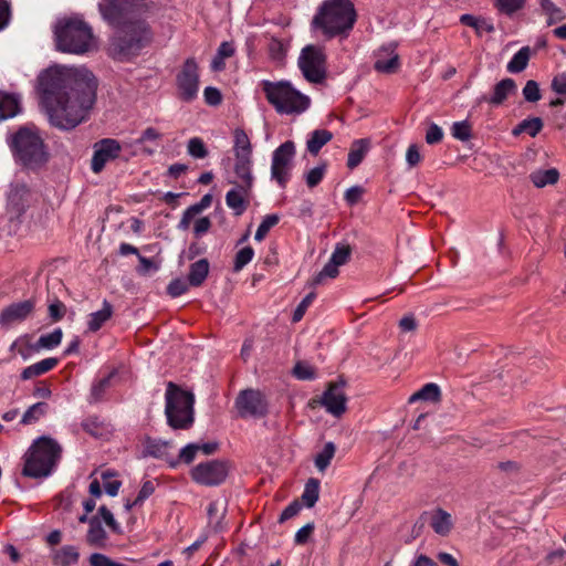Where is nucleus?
I'll use <instances>...</instances> for the list:
<instances>
[{"instance_id": "nucleus-29", "label": "nucleus", "mask_w": 566, "mask_h": 566, "mask_svg": "<svg viewBox=\"0 0 566 566\" xmlns=\"http://www.w3.org/2000/svg\"><path fill=\"white\" fill-rule=\"evenodd\" d=\"M59 364V359L54 357L42 359L31 366L24 368L21 373V378L23 380H28L38 376H41L51 369H53Z\"/></svg>"}, {"instance_id": "nucleus-32", "label": "nucleus", "mask_w": 566, "mask_h": 566, "mask_svg": "<svg viewBox=\"0 0 566 566\" xmlns=\"http://www.w3.org/2000/svg\"><path fill=\"white\" fill-rule=\"evenodd\" d=\"M333 138V134L327 129H316L312 132L306 143L307 151L317 155L319 150Z\"/></svg>"}, {"instance_id": "nucleus-9", "label": "nucleus", "mask_w": 566, "mask_h": 566, "mask_svg": "<svg viewBox=\"0 0 566 566\" xmlns=\"http://www.w3.org/2000/svg\"><path fill=\"white\" fill-rule=\"evenodd\" d=\"M98 10L105 21L115 28H125L140 19L146 10L144 0H102Z\"/></svg>"}, {"instance_id": "nucleus-51", "label": "nucleus", "mask_w": 566, "mask_h": 566, "mask_svg": "<svg viewBox=\"0 0 566 566\" xmlns=\"http://www.w3.org/2000/svg\"><path fill=\"white\" fill-rule=\"evenodd\" d=\"M350 254L352 249L348 244H337L329 260L340 266L348 262Z\"/></svg>"}, {"instance_id": "nucleus-11", "label": "nucleus", "mask_w": 566, "mask_h": 566, "mask_svg": "<svg viewBox=\"0 0 566 566\" xmlns=\"http://www.w3.org/2000/svg\"><path fill=\"white\" fill-rule=\"evenodd\" d=\"M229 471V461L210 460L195 465L190 471V476L197 484L205 486H218L227 480Z\"/></svg>"}, {"instance_id": "nucleus-13", "label": "nucleus", "mask_w": 566, "mask_h": 566, "mask_svg": "<svg viewBox=\"0 0 566 566\" xmlns=\"http://www.w3.org/2000/svg\"><path fill=\"white\" fill-rule=\"evenodd\" d=\"M240 418H262L268 415L269 402L265 395L258 389L241 390L234 401Z\"/></svg>"}, {"instance_id": "nucleus-31", "label": "nucleus", "mask_w": 566, "mask_h": 566, "mask_svg": "<svg viewBox=\"0 0 566 566\" xmlns=\"http://www.w3.org/2000/svg\"><path fill=\"white\" fill-rule=\"evenodd\" d=\"M88 524L90 527L86 534L87 543L92 546L104 547L107 535L101 524V521L97 517H92L88 520Z\"/></svg>"}, {"instance_id": "nucleus-57", "label": "nucleus", "mask_w": 566, "mask_h": 566, "mask_svg": "<svg viewBox=\"0 0 566 566\" xmlns=\"http://www.w3.org/2000/svg\"><path fill=\"white\" fill-rule=\"evenodd\" d=\"M98 513L102 516L105 524L111 528L112 532H114L116 534L122 533V528H120L119 524L116 522L113 513L106 506H104V505L101 506L98 509Z\"/></svg>"}, {"instance_id": "nucleus-41", "label": "nucleus", "mask_w": 566, "mask_h": 566, "mask_svg": "<svg viewBox=\"0 0 566 566\" xmlns=\"http://www.w3.org/2000/svg\"><path fill=\"white\" fill-rule=\"evenodd\" d=\"M319 482L316 479H310L305 484L302 500L307 507H313L318 501Z\"/></svg>"}, {"instance_id": "nucleus-62", "label": "nucleus", "mask_w": 566, "mask_h": 566, "mask_svg": "<svg viewBox=\"0 0 566 566\" xmlns=\"http://www.w3.org/2000/svg\"><path fill=\"white\" fill-rule=\"evenodd\" d=\"M365 190L360 186H353L348 188L344 195L346 202L349 206H354L360 201Z\"/></svg>"}, {"instance_id": "nucleus-18", "label": "nucleus", "mask_w": 566, "mask_h": 566, "mask_svg": "<svg viewBox=\"0 0 566 566\" xmlns=\"http://www.w3.org/2000/svg\"><path fill=\"white\" fill-rule=\"evenodd\" d=\"M234 188L230 189L226 195L227 206L234 211L235 216H241L249 206V197L252 188H247L244 184L230 181Z\"/></svg>"}, {"instance_id": "nucleus-3", "label": "nucleus", "mask_w": 566, "mask_h": 566, "mask_svg": "<svg viewBox=\"0 0 566 566\" xmlns=\"http://www.w3.org/2000/svg\"><path fill=\"white\" fill-rule=\"evenodd\" d=\"M261 87L266 101L279 114L298 115L311 105L310 97L296 90L289 81L263 80Z\"/></svg>"}, {"instance_id": "nucleus-55", "label": "nucleus", "mask_w": 566, "mask_h": 566, "mask_svg": "<svg viewBox=\"0 0 566 566\" xmlns=\"http://www.w3.org/2000/svg\"><path fill=\"white\" fill-rule=\"evenodd\" d=\"M293 374L296 378L302 379V380H310L315 377L314 368L303 361H298L294 366Z\"/></svg>"}, {"instance_id": "nucleus-35", "label": "nucleus", "mask_w": 566, "mask_h": 566, "mask_svg": "<svg viewBox=\"0 0 566 566\" xmlns=\"http://www.w3.org/2000/svg\"><path fill=\"white\" fill-rule=\"evenodd\" d=\"M530 59V46H523L513 55L511 61L507 63L506 69L512 74L521 73L527 67Z\"/></svg>"}, {"instance_id": "nucleus-12", "label": "nucleus", "mask_w": 566, "mask_h": 566, "mask_svg": "<svg viewBox=\"0 0 566 566\" xmlns=\"http://www.w3.org/2000/svg\"><path fill=\"white\" fill-rule=\"evenodd\" d=\"M199 66L195 57H188L176 75L177 96L184 102H192L199 92Z\"/></svg>"}, {"instance_id": "nucleus-16", "label": "nucleus", "mask_w": 566, "mask_h": 566, "mask_svg": "<svg viewBox=\"0 0 566 566\" xmlns=\"http://www.w3.org/2000/svg\"><path fill=\"white\" fill-rule=\"evenodd\" d=\"M120 145L117 140L105 138L94 145V154L92 158V170L96 174L101 172L106 163L119 156Z\"/></svg>"}, {"instance_id": "nucleus-54", "label": "nucleus", "mask_w": 566, "mask_h": 566, "mask_svg": "<svg viewBox=\"0 0 566 566\" xmlns=\"http://www.w3.org/2000/svg\"><path fill=\"white\" fill-rule=\"evenodd\" d=\"M452 136L462 142L470 139L471 125L467 120L455 122L452 125Z\"/></svg>"}, {"instance_id": "nucleus-61", "label": "nucleus", "mask_w": 566, "mask_h": 566, "mask_svg": "<svg viewBox=\"0 0 566 566\" xmlns=\"http://www.w3.org/2000/svg\"><path fill=\"white\" fill-rule=\"evenodd\" d=\"M205 101L208 105L217 106L222 102L221 92L212 86H208L203 91Z\"/></svg>"}, {"instance_id": "nucleus-1", "label": "nucleus", "mask_w": 566, "mask_h": 566, "mask_svg": "<svg viewBox=\"0 0 566 566\" xmlns=\"http://www.w3.org/2000/svg\"><path fill=\"white\" fill-rule=\"evenodd\" d=\"M50 123L72 129L84 122L96 101L97 80L87 69L50 67L39 76Z\"/></svg>"}, {"instance_id": "nucleus-56", "label": "nucleus", "mask_w": 566, "mask_h": 566, "mask_svg": "<svg viewBox=\"0 0 566 566\" xmlns=\"http://www.w3.org/2000/svg\"><path fill=\"white\" fill-rule=\"evenodd\" d=\"M82 428L93 437L102 434L103 428L102 422L97 417H88L82 422Z\"/></svg>"}, {"instance_id": "nucleus-8", "label": "nucleus", "mask_w": 566, "mask_h": 566, "mask_svg": "<svg viewBox=\"0 0 566 566\" xmlns=\"http://www.w3.org/2000/svg\"><path fill=\"white\" fill-rule=\"evenodd\" d=\"M150 41V32L146 22L118 28V33L109 43V54L119 61L129 60L139 54Z\"/></svg>"}, {"instance_id": "nucleus-19", "label": "nucleus", "mask_w": 566, "mask_h": 566, "mask_svg": "<svg viewBox=\"0 0 566 566\" xmlns=\"http://www.w3.org/2000/svg\"><path fill=\"white\" fill-rule=\"evenodd\" d=\"M430 526L436 534L447 536L453 527V520L450 513L442 509H436L430 514Z\"/></svg>"}, {"instance_id": "nucleus-60", "label": "nucleus", "mask_w": 566, "mask_h": 566, "mask_svg": "<svg viewBox=\"0 0 566 566\" xmlns=\"http://www.w3.org/2000/svg\"><path fill=\"white\" fill-rule=\"evenodd\" d=\"M443 138V132L437 124L431 123L426 133V142L429 145L438 144Z\"/></svg>"}, {"instance_id": "nucleus-30", "label": "nucleus", "mask_w": 566, "mask_h": 566, "mask_svg": "<svg viewBox=\"0 0 566 566\" xmlns=\"http://www.w3.org/2000/svg\"><path fill=\"white\" fill-rule=\"evenodd\" d=\"M369 145L368 139H357L352 144L347 159V167L349 169L356 168L363 161L369 150Z\"/></svg>"}, {"instance_id": "nucleus-27", "label": "nucleus", "mask_w": 566, "mask_h": 566, "mask_svg": "<svg viewBox=\"0 0 566 566\" xmlns=\"http://www.w3.org/2000/svg\"><path fill=\"white\" fill-rule=\"evenodd\" d=\"M21 111L18 96L0 92V120L12 118Z\"/></svg>"}, {"instance_id": "nucleus-48", "label": "nucleus", "mask_w": 566, "mask_h": 566, "mask_svg": "<svg viewBox=\"0 0 566 566\" xmlns=\"http://www.w3.org/2000/svg\"><path fill=\"white\" fill-rule=\"evenodd\" d=\"M112 375L99 379L94 382L91 388L90 402H98L103 399L106 390L109 387Z\"/></svg>"}, {"instance_id": "nucleus-6", "label": "nucleus", "mask_w": 566, "mask_h": 566, "mask_svg": "<svg viewBox=\"0 0 566 566\" xmlns=\"http://www.w3.org/2000/svg\"><path fill=\"white\" fill-rule=\"evenodd\" d=\"M167 423L175 430H187L195 421V396L169 381L165 394Z\"/></svg>"}, {"instance_id": "nucleus-26", "label": "nucleus", "mask_w": 566, "mask_h": 566, "mask_svg": "<svg viewBox=\"0 0 566 566\" xmlns=\"http://www.w3.org/2000/svg\"><path fill=\"white\" fill-rule=\"evenodd\" d=\"M113 305L104 300L103 307L99 311L91 313L87 321V328L90 332H97L102 326L113 316Z\"/></svg>"}, {"instance_id": "nucleus-17", "label": "nucleus", "mask_w": 566, "mask_h": 566, "mask_svg": "<svg viewBox=\"0 0 566 566\" xmlns=\"http://www.w3.org/2000/svg\"><path fill=\"white\" fill-rule=\"evenodd\" d=\"M34 310V301L25 300L10 304L0 313V325L10 328L13 325L23 322Z\"/></svg>"}, {"instance_id": "nucleus-49", "label": "nucleus", "mask_w": 566, "mask_h": 566, "mask_svg": "<svg viewBox=\"0 0 566 566\" xmlns=\"http://www.w3.org/2000/svg\"><path fill=\"white\" fill-rule=\"evenodd\" d=\"M188 154L193 158H206L208 156V149L203 140L199 137L190 138L187 145Z\"/></svg>"}, {"instance_id": "nucleus-33", "label": "nucleus", "mask_w": 566, "mask_h": 566, "mask_svg": "<svg viewBox=\"0 0 566 566\" xmlns=\"http://www.w3.org/2000/svg\"><path fill=\"white\" fill-rule=\"evenodd\" d=\"M530 179L536 188H543L548 185H555L559 179V172L556 168L538 169L531 172Z\"/></svg>"}, {"instance_id": "nucleus-21", "label": "nucleus", "mask_w": 566, "mask_h": 566, "mask_svg": "<svg viewBox=\"0 0 566 566\" xmlns=\"http://www.w3.org/2000/svg\"><path fill=\"white\" fill-rule=\"evenodd\" d=\"M394 48H384L375 61L374 67L378 72L394 73L399 66V56L394 52Z\"/></svg>"}, {"instance_id": "nucleus-43", "label": "nucleus", "mask_w": 566, "mask_h": 566, "mask_svg": "<svg viewBox=\"0 0 566 566\" xmlns=\"http://www.w3.org/2000/svg\"><path fill=\"white\" fill-rule=\"evenodd\" d=\"M525 2L526 0H495L494 7L500 13L511 17L522 10Z\"/></svg>"}, {"instance_id": "nucleus-4", "label": "nucleus", "mask_w": 566, "mask_h": 566, "mask_svg": "<svg viewBox=\"0 0 566 566\" xmlns=\"http://www.w3.org/2000/svg\"><path fill=\"white\" fill-rule=\"evenodd\" d=\"M9 147L17 163L27 168H35L48 160V153L39 132L21 127L8 138Z\"/></svg>"}, {"instance_id": "nucleus-34", "label": "nucleus", "mask_w": 566, "mask_h": 566, "mask_svg": "<svg viewBox=\"0 0 566 566\" xmlns=\"http://www.w3.org/2000/svg\"><path fill=\"white\" fill-rule=\"evenodd\" d=\"M227 505L224 502L212 501L208 506L209 525L214 531L222 530V521L226 516Z\"/></svg>"}, {"instance_id": "nucleus-14", "label": "nucleus", "mask_w": 566, "mask_h": 566, "mask_svg": "<svg viewBox=\"0 0 566 566\" xmlns=\"http://www.w3.org/2000/svg\"><path fill=\"white\" fill-rule=\"evenodd\" d=\"M295 156V145L287 140L280 145L272 156L271 177L281 188H285L290 178Z\"/></svg>"}, {"instance_id": "nucleus-15", "label": "nucleus", "mask_w": 566, "mask_h": 566, "mask_svg": "<svg viewBox=\"0 0 566 566\" xmlns=\"http://www.w3.org/2000/svg\"><path fill=\"white\" fill-rule=\"evenodd\" d=\"M344 388L343 380L329 382L319 400L326 411L334 417H340L346 411L347 397Z\"/></svg>"}, {"instance_id": "nucleus-47", "label": "nucleus", "mask_w": 566, "mask_h": 566, "mask_svg": "<svg viewBox=\"0 0 566 566\" xmlns=\"http://www.w3.org/2000/svg\"><path fill=\"white\" fill-rule=\"evenodd\" d=\"M279 221H280V218H279L277 214H268V216H265L263 218L262 222L260 223V226L256 229L254 239L256 241H259V242L264 240V238L266 237L268 232L273 227H275L279 223Z\"/></svg>"}, {"instance_id": "nucleus-58", "label": "nucleus", "mask_w": 566, "mask_h": 566, "mask_svg": "<svg viewBox=\"0 0 566 566\" xmlns=\"http://www.w3.org/2000/svg\"><path fill=\"white\" fill-rule=\"evenodd\" d=\"M316 294L314 292L308 293L297 305L296 310L293 314V322H298L304 316L307 307L312 304V302L315 300Z\"/></svg>"}, {"instance_id": "nucleus-25", "label": "nucleus", "mask_w": 566, "mask_h": 566, "mask_svg": "<svg viewBox=\"0 0 566 566\" xmlns=\"http://www.w3.org/2000/svg\"><path fill=\"white\" fill-rule=\"evenodd\" d=\"M210 264L207 259H200L190 264L187 280L193 287L201 286L209 274Z\"/></svg>"}, {"instance_id": "nucleus-44", "label": "nucleus", "mask_w": 566, "mask_h": 566, "mask_svg": "<svg viewBox=\"0 0 566 566\" xmlns=\"http://www.w3.org/2000/svg\"><path fill=\"white\" fill-rule=\"evenodd\" d=\"M339 265L335 264L331 260L325 264V266L322 269V271L313 277L311 281V286H317L324 283L325 279H335L339 271Z\"/></svg>"}, {"instance_id": "nucleus-20", "label": "nucleus", "mask_w": 566, "mask_h": 566, "mask_svg": "<svg viewBox=\"0 0 566 566\" xmlns=\"http://www.w3.org/2000/svg\"><path fill=\"white\" fill-rule=\"evenodd\" d=\"M80 552L74 545H64L51 552V560L55 566H71L78 562Z\"/></svg>"}, {"instance_id": "nucleus-7", "label": "nucleus", "mask_w": 566, "mask_h": 566, "mask_svg": "<svg viewBox=\"0 0 566 566\" xmlns=\"http://www.w3.org/2000/svg\"><path fill=\"white\" fill-rule=\"evenodd\" d=\"M54 34L56 49L61 52L82 54L93 46L92 29L78 19L61 21Z\"/></svg>"}, {"instance_id": "nucleus-50", "label": "nucleus", "mask_w": 566, "mask_h": 566, "mask_svg": "<svg viewBox=\"0 0 566 566\" xmlns=\"http://www.w3.org/2000/svg\"><path fill=\"white\" fill-rule=\"evenodd\" d=\"M327 165L325 163L321 164L317 167L312 168L305 175V181L308 188L316 187L324 178L326 174Z\"/></svg>"}, {"instance_id": "nucleus-22", "label": "nucleus", "mask_w": 566, "mask_h": 566, "mask_svg": "<svg viewBox=\"0 0 566 566\" xmlns=\"http://www.w3.org/2000/svg\"><path fill=\"white\" fill-rule=\"evenodd\" d=\"M234 174L240 179V184H244L247 188L253 187V175H252V155H239L234 156Z\"/></svg>"}, {"instance_id": "nucleus-23", "label": "nucleus", "mask_w": 566, "mask_h": 566, "mask_svg": "<svg viewBox=\"0 0 566 566\" xmlns=\"http://www.w3.org/2000/svg\"><path fill=\"white\" fill-rule=\"evenodd\" d=\"M516 91V84L514 80L507 77L500 81L493 90V94L490 98L482 97V101H486L491 105L499 106Z\"/></svg>"}, {"instance_id": "nucleus-45", "label": "nucleus", "mask_w": 566, "mask_h": 566, "mask_svg": "<svg viewBox=\"0 0 566 566\" xmlns=\"http://www.w3.org/2000/svg\"><path fill=\"white\" fill-rule=\"evenodd\" d=\"M154 492H155L154 482H151L149 480L145 481L138 492L137 497L133 502L127 501L125 503V509L127 511H130L134 506L143 504V502L146 499H148Z\"/></svg>"}, {"instance_id": "nucleus-59", "label": "nucleus", "mask_w": 566, "mask_h": 566, "mask_svg": "<svg viewBox=\"0 0 566 566\" xmlns=\"http://www.w3.org/2000/svg\"><path fill=\"white\" fill-rule=\"evenodd\" d=\"M198 452V443H189L180 450L179 458L177 460L178 462L181 461L189 464L193 461Z\"/></svg>"}, {"instance_id": "nucleus-42", "label": "nucleus", "mask_w": 566, "mask_h": 566, "mask_svg": "<svg viewBox=\"0 0 566 566\" xmlns=\"http://www.w3.org/2000/svg\"><path fill=\"white\" fill-rule=\"evenodd\" d=\"M336 447L333 442L325 443L323 450L315 457L316 468L323 472L329 465L335 455Z\"/></svg>"}, {"instance_id": "nucleus-52", "label": "nucleus", "mask_w": 566, "mask_h": 566, "mask_svg": "<svg viewBox=\"0 0 566 566\" xmlns=\"http://www.w3.org/2000/svg\"><path fill=\"white\" fill-rule=\"evenodd\" d=\"M523 96L530 103L538 102L542 97L538 83L534 80L527 81L523 87Z\"/></svg>"}, {"instance_id": "nucleus-24", "label": "nucleus", "mask_w": 566, "mask_h": 566, "mask_svg": "<svg viewBox=\"0 0 566 566\" xmlns=\"http://www.w3.org/2000/svg\"><path fill=\"white\" fill-rule=\"evenodd\" d=\"M172 448V442L163 441V440H154L149 441L146 446L147 453L159 459L166 460L171 467H176L178 464V460L172 459L170 454V449Z\"/></svg>"}, {"instance_id": "nucleus-64", "label": "nucleus", "mask_w": 566, "mask_h": 566, "mask_svg": "<svg viewBox=\"0 0 566 566\" xmlns=\"http://www.w3.org/2000/svg\"><path fill=\"white\" fill-rule=\"evenodd\" d=\"M552 90L559 95H566V73L557 74L553 78Z\"/></svg>"}, {"instance_id": "nucleus-53", "label": "nucleus", "mask_w": 566, "mask_h": 566, "mask_svg": "<svg viewBox=\"0 0 566 566\" xmlns=\"http://www.w3.org/2000/svg\"><path fill=\"white\" fill-rule=\"evenodd\" d=\"M189 286L191 285L189 284L188 280L185 281L182 279H175L168 284L167 293L171 297H178L185 294L189 290Z\"/></svg>"}, {"instance_id": "nucleus-36", "label": "nucleus", "mask_w": 566, "mask_h": 566, "mask_svg": "<svg viewBox=\"0 0 566 566\" xmlns=\"http://www.w3.org/2000/svg\"><path fill=\"white\" fill-rule=\"evenodd\" d=\"M543 125V120L539 117L526 118L513 128L512 135L520 136L521 134L526 133L531 137H535L542 130Z\"/></svg>"}, {"instance_id": "nucleus-5", "label": "nucleus", "mask_w": 566, "mask_h": 566, "mask_svg": "<svg viewBox=\"0 0 566 566\" xmlns=\"http://www.w3.org/2000/svg\"><path fill=\"white\" fill-rule=\"evenodd\" d=\"M60 444L49 437L38 438L24 455L23 475L30 478L48 476L61 457Z\"/></svg>"}, {"instance_id": "nucleus-40", "label": "nucleus", "mask_w": 566, "mask_h": 566, "mask_svg": "<svg viewBox=\"0 0 566 566\" xmlns=\"http://www.w3.org/2000/svg\"><path fill=\"white\" fill-rule=\"evenodd\" d=\"M48 411L46 402H36L29 407V409L23 413L21 423L22 424H32L38 422Z\"/></svg>"}, {"instance_id": "nucleus-38", "label": "nucleus", "mask_w": 566, "mask_h": 566, "mask_svg": "<svg viewBox=\"0 0 566 566\" xmlns=\"http://www.w3.org/2000/svg\"><path fill=\"white\" fill-rule=\"evenodd\" d=\"M62 337V329L56 328L52 333L41 335L38 342L31 347L36 352L40 349H52L61 344Z\"/></svg>"}, {"instance_id": "nucleus-10", "label": "nucleus", "mask_w": 566, "mask_h": 566, "mask_svg": "<svg viewBox=\"0 0 566 566\" xmlns=\"http://www.w3.org/2000/svg\"><path fill=\"white\" fill-rule=\"evenodd\" d=\"M306 81L314 84L323 83L326 78V54L324 49L310 44L302 49L297 61Z\"/></svg>"}, {"instance_id": "nucleus-46", "label": "nucleus", "mask_w": 566, "mask_h": 566, "mask_svg": "<svg viewBox=\"0 0 566 566\" xmlns=\"http://www.w3.org/2000/svg\"><path fill=\"white\" fill-rule=\"evenodd\" d=\"M254 250L252 247H244L240 249L233 260V272H240L248 263L252 261Z\"/></svg>"}, {"instance_id": "nucleus-37", "label": "nucleus", "mask_w": 566, "mask_h": 566, "mask_svg": "<svg viewBox=\"0 0 566 566\" xmlns=\"http://www.w3.org/2000/svg\"><path fill=\"white\" fill-rule=\"evenodd\" d=\"M539 6L542 12L547 17L548 25L560 22L566 18L565 12L552 0H539Z\"/></svg>"}, {"instance_id": "nucleus-39", "label": "nucleus", "mask_w": 566, "mask_h": 566, "mask_svg": "<svg viewBox=\"0 0 566 566\" xmlns=\"http://www.w3.org/2000/svg\"><path fill=\"white\" fill-rule=\"evenodd\" d=\"M234 145L233 151L234 156L239 155H252V145L249 136L242 128H235L233 132Z\"/></svg>"}, {"instance_id": "nucleus-28", "label": "nucleus", "mask_w": 566, "mask_h": 566, "mask_svg": "<svg viewBox=\"0 0 566 566\" xmlns=\"http://www.w3.org/2000/svg\"><path fill=\"white\" fill-rule=\"evenodd\" d=\"M441 400V390L440 387L434 382H428L423 387H421L418 391L413 392L409 399V403H413L417 401H429V402H439Z\"/></svg>"}, {"instance_id": "nucleus-63", "label": "nucleus", "mask_w": 566, "mask_h": 566, "mask_svg": "<svg viewBox=\"0 0 566 566\" xmlns=\"http://www.w3.org/2000/svg\"><path fill=\"white\" fill-rule=\"evenodd\" d=\"M314 528H315L314 523H307L306 525L301 527L295 534V537H294L295 543L298 545L305 544L308 541L310 536L313 534Z\"/></svg>"}, {"instance_id": "nucleus-2", "label": "nucleus", "mask_w": 566, "mask_h": 566, "mask_svg": "<svg viewBox=\"0 0 566 566\" xmlns=\"http://www.w3.org/2000/svg\"><path fill=\"white\" fill-rule=\"evenodd\" d=\"M357 20L352 0H324L312 20V27L325 38H347Z\"/></svg>"}]
</instances>
